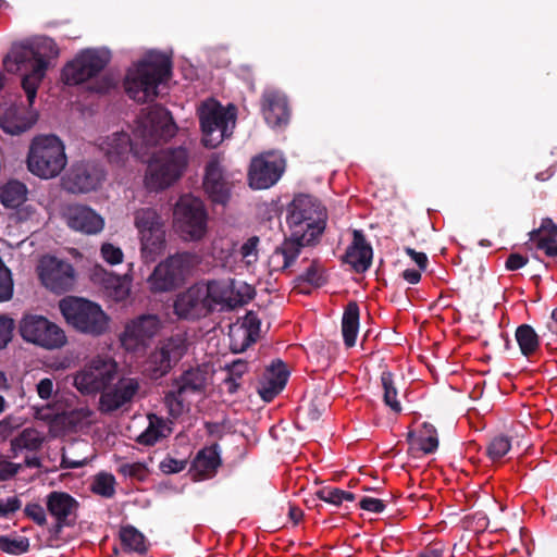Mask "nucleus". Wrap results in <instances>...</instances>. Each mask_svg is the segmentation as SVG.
I'll return each instance as SVG.
<instances>
[{"instance_id":"f257e3e1","label":"nucleus","mask_w":557,"mask_h":557,"mask_svg":"<svg viewBox=\"0 0 557 557\" xmlns=\"http://www.w3.org/2000/svg\"><path fill=\"white\" fill-rule=\"evenodd\" d=\"M59 53L55 41L46 36L33 37L26 42H17L10 48L4 60L8 71H18L22 66L29 65V72L22 78V87L29 103L34 102L37 88Z\"/></svg>"},{"instance_id":"f03ea898","label":"nucleus","mask_w":557,"mask_h":557,"mask_svg":"<svg viewBox=\"0 0 557 557\" xmlns=\"http://www.w3.org/2000/svg\"><path fill=\"white\" fill-rule=\"evenodd\" d=\"M213 370L208 366L189 369L181 374L173 388L164 396L169 413L178 418L198 409L199 404L208 396L212 384Z\"/></svg>"},{"instance_id":"7ed1b4c3","label":"nucleus","mask_w":557,"mask_h":557,"mask_svg":"<svg viewBox=\"0 0 557 557\" xmlns=\"http://www.w3.org/2000/svg\"><path fill=\"white\" fill-rule=\"evenodd\" d=\"M170 75V61L163 53L151 52L128 69L124 86L131 99L136 102L153 100L158 85Z\"/></svg>"},{"instance_id":"20e7f679","label":"nucleus","mask_w":557,"mask_h":557,"mask_svg":"<svg viewBox=\"0 0 557 557\" xmlns=\"http://www.w3.org/2000/svg\"><path fill=\"white\" fill-rule=\"evenodd\" d=\"M189 156L185 148L156 151L149 158L143 185L149 193H160L173 186L184 174Z\"/></svg>"},{"instance_id":"39448f33","label":"nucleus","mask_w":557,"mask_h":557,"mask_svg":"<svg viewBox=\"0 0 557 557\" xmlns=\"http://www.w3.org/2000/svg\"><path fill=\"white\" fill-rule=\"evenodd\" d=\"M26 164L28 171L39 178L57 177L67 164L64 143L51 134L35 136L28 147Z\"/></svg>"},{"instance_id":"423d86ee","label":"nucleus","mask_w":557,"mask_h":557,"mask_svg":"<svg viewBox=\"0 0 557 557\" xmlns=\"http://www.w3.org/2000/svg\"><path fill=\"white\" fill-rule=\"evenodd\" d=\"M325 221L322 218L313 216L310 221H302L299 224L300 234L295 233L293 225L289 226V237L286 238L268 258V268L271 274L290 270L300 253L301 248L312 245L321 236L325 228Z\"/></svg>"},{"instance_id":"0eeeda50","label":"nucleus","mask_w":557,"mask_h":557,"mask_svg":"<svg viewBox=\"0 0 557 557\" xmlns=\"http://www.w3.org/2000/svg\"><path fill=\"white\" fill-rule=\"evenodd\" d=\"M59 308L67 324L79 333L101 336L110 330V317L94 301L66 297L60 300Z\"/></svg>"},{"instance_id":"6e6552de","label":"nucleus","mask_w":557,"mask_h":557,"mask_svg":"<svg viewBox=\"0 0 557 557\" xmlns=\"http://www.w3.org/2000/svg\"><path fill=\"white\" fill-rule=\"evenodd\" d=\"M197 115L201 128V141L208 148L218 147L232 135L235 128V108L232 106L224 107L212 98L199 103Z\"/></svg>"},{"instance_id":"1a4fd4ad","label":"nucleus","mask_w":557,"mask_h":557,"mask_svg":"<svg viewBox=\"0 0 557 557\" xmlns=\"http://www.w3.org/2000/svg\"><path fill=\"white\" fill-rule=\"evenodd\" d=\"M208 212L201 199L191 195L178 198L173 209V228L184 242H200L209 230Z\"/></svg>"},{"instance_id":"9d476101","label":"nucleus","mask_w":557,"mask_h":557,"mask_svg":"<svg viewBox=\"0 0 557 557\" xmlns=\"http://www.w3.org/2000/svg\"><path fill=\"white\" fill-rule=\"evenodd\" d=\"M134 225L138 233L140 257L145 263L153 262L166 248L165 224L153 208H140L134 212Z\"/></svg>"},{"instance_id":"9b49d317","label":"nucleus","mask_w":557,"mask_h":557,"mask_svg":"<svg viewBox=\"0 0 557 557\" xmlns=\"http://www.w3.org/2000/svg\"><path fill=\"white\" fill-rule=\"evenodd\" d=\"M200 258L194 253H176L159 262L147 277L151 293H168L178 287L199 263Z\"/></svg>"},{"instance_id":"f8f14e48","label":"nucleus","mask_w":557,"mask_h":557,"mask_svg":"<svg viewBox=\"0 0 557 557\" xmlns=\"http://www.w3.org/2000/svg\"><path fill=\"white\" fill-rule=\"evenodd\" d=\"M176 133L172 115L162 107H149L137 116L133 136L141 146H152L166 141Z\"/></svg>"},{"instance_id":"ddd939ff","label":"nucleus","mask_w":557,"mask_h":557,"mask_svg":"<svg viewBox=\"0 0 557 557\" xmlns=\"http://www.w3.org/2000/svg\"><path fill=\"white\" fill-rule=\"evenodd\" d=\"M117 370L113 358L97 356L74 374L73 384L83 395H96L115 380Z\"/></svg>"},{"instance_id":"4468645a","label":"nucleus","mask_w":557,"mask_h":557,"mask_svg":"<svg viewBox=\"0 0 557 557\" xmlns=\"http://www.w3.org/2000/svg\"><path fill=\"white\" fill-rule=\"evenodd\" d=\"M22 337L45 349L62 348L67 339L64 331L47 318L38 314H27L20 322Z\"/></svg>"},{"instance_id":"2eb2a0df","label":"nucleus","mask_w":557,"mask_h":557,"mask_svg":"<svg viewBox=\"0 0 557 557\" xmlns=\"http://www.w3.org/2000/svg\"><path fill=\"white\" fill-rule=\"evenodd\" d=\"M208 297L207 302L210 311L215 307L234 308L243 305L253 297L255 290L251 285L243 281H210L205 283Z\"/></svg>"},{"instance_id":"dca6fc26","label":"nucleus","mask_w":557,"mask_h":557,"mask_svg":"<svg viewBox=\"0 0 557 557\" xmlns=\"http://www.w3.org/2000/svg\"><path fill=\"white\" fill-rule=\"evenodd\" d=\"M161 329V322L153 314H146L129 321L120 336L122 346L132 352L143 351Z\"/></svg>"},{"instance_id":"f3484780","label":"nucleus","mask_w":557,"mask_h":557,"mask_svg":"<svg viewBox=\"0 0 557 557\" xmlns=\"http://www.w3.org/2000/svg\"><path fill=\"white\" fill-rule=\"evenodd\" d=\"M38 275L41 283L54 293L67 292L74 283V269L55 257H42L38 264Z\"/></svg>"},{"instance_id":"a211bd4d","label":"nucleus","mask_w":557,"mask_h":557,"mask_svg":"<svg viewBox=\"0 0 557 557\" xmlns=\"http://www.w3.org/2000/svg\"><path fill=\"white\" fill-rule=\"evenodd\" d=\"M285 161L278 153H265L252 159L248 181L253 189H265L281 177Z\"/></svg>"},{"instance_id":"6ab92c4d","label":"nucleus","mask_w":557,"mask_h":557,"mask_svg":"<svg viewBox=\"0 0 557 557\" xmlns=\"http://www.w3.org/2000/svg\"><path fill=\"white\" fill-rule=\"evenodd\" d=\"M109 61L107 52L86 50L77 55L65 69L66 84L76 85L94 78Z\"/></svg>"},{"instance_id":"aec40b11","label":"nucleus","mask_w":557,"mask_h":557,"mask_svg":"<svg viewBox=\"0 0 557 557\" xmlns=\"http://www.w3.org/2000/svg\"><path fill=\"white\" fill-rule=\"evenodd\" d=\"M139 391V383L134 377H122L116 384H109L100 394L98 408L102 413L126 409Z\"/></svg>"},{"instance_id":"412c9836","label":"nucleus","mask_w":557,"mask_h":557,"mask_svg":"<svg viewBox=\"0 0 557 557\" xmlns=\"http://www.w3.org/2000/svg\"><path fill=\"white\" fill-rule=\"evenodd\" d=\"M186 339L176 335L160 344V346L150 355L148 360V371L154 379L164 375L186 352Z\"/></svg>"},{"instance_id":"4be33fe9","label":"nucleus","mask_w":557,"mask_h":557,"mask_svg":"<svg viewBox=\"0 0 557 557\" xmlns=\"http://www.w3.org/2000/svg\"><path fill=\"white\" fill-rule=\"evenodd\" d=\"M205 283H198L178 294L174 300V312L182 319H198L210 312Z\"/></svg>"},{"instance_id":"5701e85b","label":"nucleus","mask_w":557,"mask_h":557,"mask_svg":"<svg viewBox=\"0 0 557 557\" xmlns=\"http://www.w3.org/2000/svg\"><path fill=\"white\" fill-rule=\"evenodd\" d=\"M63 219L71 230L86 235L99 234L104 228V219L94 209L83 205L66 207Z\"/></svg>"},{"instance_id":"b1692460","label":"nucleus","mask_w":557,"mask_h":557,"mask_svg":"<svg viewBox=\"0 0 557 557\" xmlns=\"http://www.w3.org/2000/svg\"><path fill=\"white\" fill-rule=\"evenodd\" d=\"M104 178L103 170L92 162H77L72 165L66 186L74 193H87L96 189Z\"/></svg>"},{"instance_id":"393cba45","label":"nucleus","mask_w":557,"mask_h":557,"mask_svg":"<svg viewBox=\"0 0 557 557\" xmlns=\"http://www.w3.org/2000/svg\"><path fill=\"white\" fill-rule=\"evenodd\" d=\"M138 141L132 140L128 134L124 132H112L111 134L99 138L98 146L106 154L111 164L123 166L128 159L131 151H136Z\"/></svg>"},{"instance_id":"a878e982","label":"nucleus","mask_w":557,"mask_h":557,"mask_svg":"<svg viewBox=\"0 0 557 557\" xmlns=\"http://www.w3.org/2000/svg\"><path fill=\"white\" fill-rule=\"evenodd\" d=\"M260 319L253 312H248L232 324L228 332L231 349L234 352H242L255 343L260 336Z\"/></svg>"},{"instance_id":"bb28decb","label":"nucleus","mask_w":557,"mask_h":557,"mask_svg":"<svg viewBox=\"0 0 557 557\" xmlns=\"http://www.w3.org/2000/svg\"><path fill=\"white\" fill-rule=\"evenodd\" d=\"M203 187L215 203L225 205L230 199L232 182L218 160H211L206 169Z\"/></svg>"},{"instance_id":"cd10ccee","label":"nucleus","mask_w":557,"mask_h":557,"mask_svg":"<svg viewBox=\"0 0 557 557\" xmlns=\"http://www.w3.org/2000/svg\"><path fill=\"white\" fill-rule=\"evenodd\" d=\"M28 101V108L25 106H11L2 115V132L15 136L20 135L29 128L37 122L38 114L32 109V103Z\"/></svg>"},{"instance_id":"c85d7f7f","label":"nucleus","mask_w":557,"mask_h":557,"mask_svg":"<svg viewBox=\"0 0 557 557\" xmlns=\"http://www.w3.org/2000/svg\"><path fill=\"white\" fill-rule=\"evenodd\" d=\"M313 216L326 220L325 209L317 199L301 195L296 197L290 203L287 223L294 226L295 233L298 235L301 232L299 224L302 223V221H310Z\"/></svg>"},{"instance_id":"c756f323","label":"nucleus","mask_w":557,"mask_h":557,"mask_svg":"<svg viewBox=\"0 0 557 557\" xmlns=\"http://www.w3.org/2000/svg\"><path fill=\"white\" fill-rule=\"evenodd\" d=\"M27 188L18 181H10L2 187V205L7 208L16 209L12 215L17 221L29 219L34 210L29 205H24Z\"/></svg>"},{"instance_id":"7c9ffc66","label":"nucleus","mask_w":557,"mask_h":557,"mask_svg":"<svg viewBox=\"0 0 557 557\" xmlns=\"http://www.w3.org/2000/svg\"><path fill=\"white\" fill-rule=\"evenodd\" d=\"M288 371L285 364L277 360L267 368L258 386V393L264 401H271L285 386Z\"/></svg>"},{"instance_id":"2f4dec72","label":"nucleus","mask_w":557,"mask_h":557,"mask_svg":"<svg viewBox=\"0 0 557 557\" xmlns=\"http://www.w3.org/2000/svg\"><path fill=\"white\" fill-rule=\"evenodd\" d=\"M262 112L265 122L271 127H278L288 120L287 102L280 91L268 89L263 94Z\"/></svg>"},{"instance_id":"473e14b6","label":"nucleus","mask_w":557,"mask_h":557,"mask_svg":"<svg viewBox=\"0 0 557 557\" xmlns=\"http://www.w3.org/2000/svg\"><path fill=\"white\" fill-rule=\"evenodd\" d=\"M346 259L357 272H363L371 265L372 248L366 243L360 231H354V240L347 250Z\"/></svg>"},{"instance_id":"72a5a7b5","label":"nucleus","mask_w":557,"mask_h":557,"mask_svg":"<svg viewBox=\"0 0 557 557\" xmlns=\"http://www.w3.org/2000/svg\"><path fill=\"white\" fill-rule=\"evenodd\" d=\"M99 275H101L99 282L103 285L109 297L116 301L125 300L128 297L132 286V277L129 274L119 276L100 270ZM95 276L97 277L98 273H96Z\"/></svg>"},{"instance_id":"f704fd0d","label":"nucleus","mask_w":557,"mask_h":557,"mask_svg":"<svg viewBox=\"0 0 557 557\" xmlns=\"http://www.w3.org/2000/svg\"><path fill=\"white\" fill-rule=\"evenodd\" d=\"M148 421V426L137 438L140 444L148 446L154 445L171 433V428L162 418L156 414H149Z\"/></svg>"},{"instance_id":"c9c22d12","label":"nucleus","mask_w":557,"mask_h":557,"mask_svg":"<svg viewBox=\"0 0 557 557\" xmlns=\"http://www.w3.org/2000/svg\"><path fill=\"white\" fill-rule=\"evenodd\" d=\"M47 507L49 512L61 521L74 511L76 502L66 493L53 492L47 497Z\"/></svg>"},{"instance_id":"e433bc0d","label":"nucleus","mask_w":557,"mask_h":557,"mask_svg":"<svg viewBox=\"0 0 557 557\" xmlns=\"http://www.w3.org/2000/svg\"><path fill=\"white\" fill-rule=\"evenodd\" d=\"M359 331V308L356 302H349L342 320V333L347 347L356 344Z\"/></svg>"},{"instance_id":"4c0bfd02","label":"nucleus","mask_w":557,"mask_h":557,"mask_svg":"<svg viewBox=\"0 0 557 557\" xmlns=\"http://www.w3.org/2000/svg\"><path fill=\"white\" fill-rule=\"evenodd\" d=\"M220 463V457L215 448L208 447L200 450L193 463L194 471L200 478L211 475Z\"/></svg>"},{"instance_id":"58836bf2","label":"nucleus","mask_w":557,"mask_h":557,"mask_svg":"<svg viewBox=\"0 0 557 557\" xmlns=\"http://www.w3.org/2000/svg\"><path fill=\"white\" fill-rule=\"evenodd\" d=\"M412 448L419 449L424 454L434 453L438 447L437 432L430 423H424L419 435L409 434Z\"/></svg>"},{"instance_id":"ea45409f","label":"nucleus","mask_w":557,"mask_h":557,"mask_svg":"<svg viewBox=\"0 0 557 557\" xmlns=\"http://www.w3.org/2000/svg\"><path fill=\"white\" fill-rule=\"evenodd\" d=\"M516 338L524 356L534 352L539 346L537 334L530 325L523 324L519 326L516 331Z\"/></svg>"},{"instance_id":"a19ab883","label":"nucleus","mask_w":557,"mask_h":557,"mask_svg":"<svg viewBox=\"0 0 557 557\" xmlns=\"http://www.w3.org/2000/svg\"><path fill=\"white\" fill-rule=\"evenodd\" d=\"M44 436L35 429H25L17 437L12 441L13 449L36 450L40 447Z\"/></svg>"},{"instance_id":"79ce46f5","label":"nucleus","mask_w":557,"mask_h":557,"mask_svg":"<svg viewBox=\"0 0 557 557\" xmlns=\"http://www.w3.org/2000/svg\"><path fill=\"white\" fill-rule=\"evenodd\" d=\"M381 383L383 387V398L386 406H388L394 412L401 411V405L397 400V388L395 386L393 375L391 372L384 371L381 375Z\"/></svg>"},{"instance_id":"37998d69","label":"nucleus","mask_w":557,"mask_h":557,"mask_svg":"<svg viewBox=\"0 0 557 557\" xmlns=\"http://www.w3.org/2000/svg\"><path fill=\"white\" fill-rule=\"evenodd\" d=\"M124 546L134 552L146 550L145 536L134 527H124L120 533Z\"/></svg>"},{"instance_id":"c03bdc74","label":"nucleus","mask_w":557,"mask_h":557,"mask_svg":"<svg viewBox=\"0 0 557 557\" xmlns=\"http://www.w3.org/2000/svg\"><path fill=\"white\" fill-rule=\"evenodd\" d=\"M29 542L25 536L7 535L2 536V552L11 555H20L27 552Z\"/></svg>"},{"instance_id":"a18cd8bd","label":"nucleus","mask_w":557,"mask_h":557,"mask_svg":"<svg viewBox=\"0 0 557 557\" xmlns=\"http://www.w3.org/2000/svg\"><path fill=\"white\" fill-rule=\"evenodd\" d=\"M100 257L110 265L121 264L124 260V252L119 245L104 242L100 246Z\"/></svg>"},{"instance_id":"49530a36","label":"nucleus","mask_w":557,"mask_h":557,"mask_svg":"<svg viewBox=\"0 0 557 557\" xmlns=\"http://www.w3.org/2000/svg\"><path fill=\"white\" fill-rule=\"evenodd\" d=\"M318 497L335 506H339L344 502H352L355 499V495L352 493L338 488H323L319 491Z\"/></svg>"},{"instance_id":"de8ad7c7","label":"nucleus","mask_w":557,"mask_h":557,"mask_svg":"<svg viewBox=\"0 0 557 557\" xmlns=\"http://www.w3.org/2000/svg\"><path fill=\"white\" fill-rule=\"evenodd\" d=\"M511 444L508 437L499 435L494 437L487 446V455L492 460H498L510 450Z\"/></svg>"},{"instance_id":"09e8293b","label":"nucleus","mask_w":557,"mask_h":557,"mask_svg":"<svg viewBox=\"0 0 557 557\" xmlns=\"http://www.w3.org/2000/svg\"><path fill=\"white\" fill-rule=\"evenodd\" d=\"M114 483L113 475L107 473L98 474L94 480L92 491L101 496L110 497L114 493Z\"/></svg>"},{"instance_id":"8fccbe9b","label":"nucleus","mask_w":557,"mask_h":557,"mask_svg":"<svg viewBox=\"0 0 557 557\" xmlns=\"http://www.w3.org/2000/svg\"><path fill=\"white\" fill-rule=\"evenodd\" d=\"M117 471L125 476L144 480L148 474V469L143 462H121Z\"/></svg>"},{"instance_id":"3c124183","label":"nucleus","mask_w":557,"mask_h":557,"mask_svg":"<svg viewBox=\"0 0 557 557\" xmlns=\"http://www.w3.org/2000/svg\"><path fill=\"white\" fill-rule=\"evenodd\" d=\"M258 237H251L240 247L242 260L247 267H251L258 260Z\"/></svg>"},{"instance_id":"603ef678","label":"nucleus","mask_w":557,"mask_h":557,"mask_svg":"<svg viewBox=\"0 0 557 557\" xmlns=\"http://www.w3.org/2000/svg\"><path fill=\"white\" fill-rule=\"evenodd\" d=\"M557 238V226L552 220L546 219L542 222L539 230L531 233V240L540 239V237Z\"/></svg>"},{"instance_id":"864d4df0","label":"nucleus","mask_w":557,"mask_h":557,"mask_svg":"<svg viewBox=\"0 0 557 557\" xmlns=\"http://www.w3.org/2000/svg\"><path fill=\"white\" fill-rule=\"evenodd\" d=\"M323 270L320 264L312 262L301 278L314 286H320L324 282Z\"/></svg>"},{"instance_id":"5fc2aeb1","label":"nucleus","mask_w":557,"mask_h":557,"mask_svg":"<svg viewBox=\"0 0 557 557\" xmlns=\"http://www.w3.org/2000/svg\"><path fill=\"white\" fill-rule=\"evenodd\" d=\"M186 467L185 460H177L172 457H166L160 462V469L163 473L171 474L184 470Z\"/></svg>"},{"instance_id":"6e6d98bb","label":"nucleus","mask_w":557,"mask_h":557,"mask_svg":"<svg viewBox=\"0 0 557 557\" xmlns=\"http://www.w3.org/2000/svg\"><path fill=\"white\" fill-rule=\"evenodd\" d=\"M13 296V281L10 270L2 263V301H8Z\"/></svg>"},{"instance_id":"4d7b16f0","label":"nucleus","mask_w":557,"mask_h":557,"mask_svg":"<svg viewBox=\"0 0 557 557\" xmlns=\"http://www.w3.org/2000/svg\"><path fill=\"white\" fill-rule=\"evenodd\" d=\"M539 249L545 251L550 257L557 256V238L549 239L548 237H540V239L533 240Z\"/></svg>"},{"instance_id":"13d9d810","label":"nucleus","mask_w":557,"mask_h":557,"mask_svg":"<svg viewBox=\"0 0 557 557\" xmlns=\"http://www.w3.org/2000/svg\"><path fill=\"white\" fill-rule=\"evenodd\" d=\"M360 507L363 510L370 511V512H382L385 509V504L383 500L374 497H363L360 500Z\"/></svg>"},{"instance_id":"bf43d9fd","label":"nucleus","mask_w":557,"mask_h":557,"mask_svg":"<svg viewBox=\"0 0 557 557\" xmlns=\"http://www.w3.org/2000/svg\"><path fill=\"white\" fill-rule=\"evenodd\" d=\"M36 391L41 399H49L54 391L52 380L46 377L37 383Z\"/></svg>"},{"instance_id":"052dcab7","label":"nucleus","mask_w":557,"mask_h":557,"mask_svg":"<svg viewBox=\"0 0 557 557\" xmlns=\"http://www.w3.org/2000/svg\"><path fill=\"white\" fill-rule=\"evenodd\" d=\"M25 512L28 517H30L38 524L46 523V513L41 506L37 504H32L26 506Z\"/></svg>"},{"instance_id":"680f3d73","label":"nucleus","mask_w":557,"mask_h":557,"mask_svg":"<svg viewBox=\"0 0 557 557\" xmlns=\"http://www.w3.org/2000/svg\"><path fill=\"white\" fill-rule=\"evenodd\" d=\"M528 262V259L518 253H512L506 261V268L510 271L521 269Z\"/></svg>"},{"instance_id":"e2e57ef3","label":"nucleus","mask_w":557,"mask_h":557,"mask_svg":"<svg viewBox=\"0 0 557 557\" xmlns=\"http://www.w3.org/2000/svg\"><path fill=\"white\" fill-rule=\"evenodd\" d=\"M547 332L543 333V337H547L548 345L557 337V308L552 312V322L547 324Z\"/></svg>"},{"instance_id":"0e129e2a","label":"nucleus","mask_w":557,"mask_h":557,"mask_svg":"<svg viewBox=\"0 0 557 557\" xmlns=\"http://www.w3.org/2000/svg\"><path fill=\"white\" fill-rule=\"evenodd\" d=\"M405 251L408 256L411 257V259L419 265L421 270H424L426 268L428 263V257L423 252H417L412 248H406Z\"/></svg>"},{"instance_id":"69168bd1","label":"nucleus","mask_w":557,"mask_h":557,"mask_svg":"<svg viewBox=\"0 0 557 557\" xmlns=\"http://www.w3.org/2000/svg\"><path fill=\"white\" fill-rule=\"evenodd\" d=\"M246 363L242 360H236L228 368V376L236 377L238 380L246 372Z\"/></svg>"},{"instance_id":"338daca9","label":"nucleus","mask_w":557,"mask_h":557,"mask_svg":"<svg viewBox=\"0 0 557 557\" xmlns=\"http://www.w3.org/2000/svg\"><path fill=\"white\" fill-rule=\"evenodd\" d=\"M21 500L16 496L9 497L4 504H2V515H8L16 511L21 508Z\"/></svg>"},{"instance_id":"774afa93","label":"nucleus","mask_w":557,"mask_h":557,"mask_svg":"<svg viewBox=\"0 0 557 557\" xmlns=\"http://www.w3.org/2000/svg\"><path fill=\"white\" fill-rule=\"evenodd\" d=\"M2 344H7L10 341V334L14 329V322L10 318L2 317Z\"/></svg>"}]
</instances>
